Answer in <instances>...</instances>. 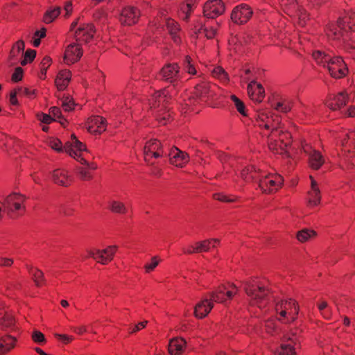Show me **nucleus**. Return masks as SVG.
I'll use <instances>...</instances> for the list:
<instances>
[{"mask_svg":"<svg viewBox=\"0 0 355 355\" xmlns=\"http://www.w3.org/2000/svg\"><path fill=\"white\" fill-rule=\"evenodd\" d=\"M244 289L251 306L264 309L272 298L270 291L266 284L257 279L246 282Z\"/></svg>","mask_w":355,"mask_h":355,"instance_id":"nucleus-1","label":"nucleus"},{"mask_svg":"<svg viewBox=\"0 0 355 355\" xmlns=\"http://www.w3.org/2000/svg\"><path fill=\"white\" fill-rule=\"evenodd\" d=\"M218 90L219 88L216 84L202 81L195 86L191 96L188 99L189 102L188 105L207 103L209 100L215 98Z\"/></svg>","mask_w":355,"mask_h":355,"instance_id":"nucleus-2","label":"nucleus"},{"mask_svg":"<svg viewBox=\"0 0 355 355\" xmlns=\"http://www.w3.org/2000/svg\"><path fill=\"white\" fill-rule=\"evenodd\" d=\"M277 319L284 323L288 324L293 322L297 317L299 306L293 299L282 300L275 304Z\"/></svg>","mask_w":355,"mask_h":355,"instance_id":"nucleus-3","label":"nucleus"},{"mask_svg":"<svg viewBox=\"0 0 355 355\" xmlns=\"http://www.w3.org/2000/svg\"><path fill=\"white\" fill-rule=\"evenodd\" d=\"M291 144V133L287 131H284L280 127L272 131L268 135V148L275 154H284Z\"/></svg>","mask_w":355,"mask_h":355,"instance_id":"nucleus-4","label":"nucleus"},{"mask_svg":"<svg viewBox=\"0 0 355 355\" xmlns=\"http://www.w3.org/2000/svg\"><path fill=\"white\" fill-rule=\"evenodd\" d=\"M259 187L264 194L271 195L277 193L284 185V179L276 172L267 173L262 171L259 178Z\"/></svg>","mask_w":355,"mask_h":355,"instance_id":"nucleus-5","label":"nucleus"},{"mask_svg":"<svg viewBox=\"0 0 355 355\" xmlns=\"http://www.w3.org/2000/svg\"><path fill=\"white\" fill-rule=\"evenodd\" d=\"M26 197L21 193L10 194L2 202L4 212H7L8 215L12 218L24 215L26 211Z\"/></svg>","mask_w":355,"mask_h":355,"instance_id":"nucleus-6","label":"nucleus"},{"mask_svg":"<svg viewBox=\"0 0 355 355\" xmlns=\"http://www.w3.org/2000/svg\"><path fill=\"white\" fill-rule=\"evenodd\" d=\"M252 121L255 126L261 130L272 132L279 128V119L271 112L266 110L257 111L252 116Z\"/></svg>","mask_w":355,"mask_h":355,"instance_id":"nucleus-7","label":"nucleus"},{"mask_svg":"<svg viewBox=\"0 0 355 355\" xmlns=\"http://www.w3.org/2000/svg\"><path fill=\"white\" fill-rule=\"evenodd\" d=\"M161 141L156 139L147 141L144 147V157L145 162L149 165L159 163V160L167 156Z\"/></svg>","mask_w":355,"mask_h":355,"instance_id":"nucleus-8","label":"nucleus"},{"mask_svg":"<svg viewBox=\"0 0 355 355\" xmlns=\"http://www.w3.org/2000/svg\"><path fill=\"white\" fill-rule=\"evenodd\" d=\"M64 150L71 157L80 163H86L90 157L86 146L78 141L74 135H71L70 141L65 144Z\"/></svg>","mask_w":355,"mask_h":355,"instance_id":"nucleus-9","label":"nucleus"},{"mask_svg":"<svg viewBox=\"0 0 355 355\" xmlns=\"http://www.w3.org/2000/svg\"><path fill=\"white\" fill-rule=\"evenodd\" d=\"M300 149L308 156L307 163L309 168L318 171L325 162V158L322 153L308 144L305 140H301L300 143Z\"/></svg>","mask_w":355,"mask_h":355,"instance_id":"nucleus-10","label":"nucleus"},{"mask_svg":"<svg viewBox=\"0 0 355 355\" xmlns=\"http://www.w3.org/2000/svg\"><path fill=\"white\" fill-rule=\"evenodd\" d=\"M355 136V133L350 132L346 135V137L343 139L342 146V166L347 169H352L355 167V144L352 145L351 139Z\"/></svg>","mask_w":355,"mask_h":355,"instance_id":"nucleus-11","label":"nucleus"},{"mask_svg":"<svg viewBox=\"0 0 355 355\" xmlns=\"http://www.w3.org/2000/svg\"><path fill=\"white\" fill-rule=\"evenodd\" d=\"M238 289L232 284H227L218 286L214 291L209 294V297L212 302L222 303L228 300H231L236 293Z\"/></svg>","mask_w":355,"mask_h":355,"instance_id":"nucleus-12","label":"nucleus"},{"mask_svg":"<svg viewBox=\"0 0 355 355\" xmlns=\"http://www.w3.org/2000/svg\"><path fill=\"white\" fill-rule=\"evenodd\" d=\"M116 250V245H110L102 250L92 248L87 251V257H92L96 262L106 265L113 259Z\"/></svg>","mask_w":355,"mask_h":355,"instance_id":"nucleus-13","label":"nucleus"},{"mask_svg":"<svg viewBox=\"0 0 355 355\" xmlns=\"http://www.w3.org/2000/svg\"><path fill=\"white\" fill-rule=\"evenodd\" d=\"M140 17L141 11L137 7L126 6L121 10L119 21L123 26H131L138 23Z\"/></svg>","mask_w":355,"mask_h":355,"instance_id":"nucleus-14","label":"nucleus"},{"mask_svg":"<svg viewBox=\"0 0 355 355\" xmlns=\"http://www.w3.org/2000/svg\"><path fill=\"white\" fill-rule=\"evenodd\" d=\"M331 77L342 78L348 73L347 64L341 57H331L330 62L326 67Z\"/></svg>","mask_w":355,"mask_h":355,"instance_id":"nucleus-15","label":"nucleus"},{"mask_svg":"<svg viewBox=\"0 0 355 355\" xmlns=\"http://www.w3.org/2000/svg\"><path fill=\"white\" fill-rule=\"evenodd\" d=\"M159 75L162 76V79L174 85H178V82H182L180 67L176 63L165 64L160 70Z\"/></svg>","mask_w":355,"mask_h":355,"instance_id":"nucleus-16","label":"nucleus"},{"mask_svg":"<svg viewBox=\"0 0 355 355\" xmlns=\"http://www.w3.org/2000/svg\"><path fill=\"white\" fill-rule=\"evenodd\" d=\"M252 10L248 4L242 3L236 6L232 11L231 19L236 24H244L252 17Z\"/></svg>","mask_w":355,"mask_h":355,"instance_id":"nucleus-17","label":"nucleus"},{"mask_svg":"<svg viewBox=\"0 0 355 355\" xmlns=\"http://www.w3.org/2000/svg\"><path fill=\"white\" fill-rule=\"evenodd\" d=\"M311 188L306 196V204L307 207L313 209L318 207L321 202V193L317 182L312 175H310Z\"/></svg>","mask_w":355,"mask_h":355,"instance_id":"nucleus-18","label":"nucleus"},{"mask_svg":"<svg viewBox=\"0 0 355 355\" xmlns=\"http://www.w3.org/2000/svg\"><path fill=\"white\" fill-rule=\"evenodd\" d=\"M225 12V5L221 0H209L203 7L204 15L208 18H216Z\"/></svg>","mask_w":355,"mask_h":355,"instance_id":"nucleus-19","label":"nucleus"},{"mask_svg":"<svg viewBox=\"0 0 355 355\" xmlns=\"http://www.w3.org/2000/svg\"><path fill=\"white\" fill-rule=\"evenodd\" d=\"M83 51L81 45L78 43H72L68 45L64 55V62L67 64H71L78 62L83 56Z\"/></svg>","mask_w":355,"mask_h":355,"instance_id":"nucleus-20","label":"nucleus"},{"mask_svg":"<svg viewBox=\"0 0 355 355\" xmlns=\"http://www.w3.org/2000/svg\"><path fill=\"white\" fill-rule=\"evenodd\" d=\"M95 27L92 24H83L75 31V38L80 42H89L95 33Z\"/></svg>","mask_w":355,"mask_h":355,"instance_id":"nucleus-21","label":"nucleus"},{"mask_svg":"<svg viewBox=\"0 0 355 355\" xmlns=\"http://www.w3.org/2000/svg\"><path fill=\"white\" fill-rule=\"evenodd\" d=\"M270 106L277 112L287 113L291 110L293 103L291 99L286 96L274 95L270 99Z\"/></svg>","mask_w":355,"mask_h":355,"instance_id":"nucleus-22","label":"nucleus"},{"mask_svg":"<svg viewBox=\"0 0 355 355\" xmlns=\"http://www.w3.org/2000/svg\"><path fill=\"white\" fill-rule=\"evenodd\" d=\"M349 100V96L345 91L338 92L337 94L329 95L327 101V106L332 110H337L346 105Z\"/></svg>","mask_w":355,"mask_h":355,"instance_id":"nucleus-23","label":"nucleus"},{"mask_svg":"<svg viewBox=\"0 0 355 355\" xmlns=\"http://www.w3.org/2000/svg\"><path fill=\"white\" fill-rule=\"evenodd\" d=\"M166 28L171 36V40L177 45L181 44L182 40L183 31L180 24L173 19L167 18L166 19Z\"/></svg>","mask_w":355,"mask_h":355,"instance_id":"nucleus-24","label":"nucleus"},{"mask_svg":"<svg viewBox=\"0 0 355 355\" xmlns=\"http://www.w3.org/2000/svg\"><path fill=\"white\" fill-rule=\"evenodd\" d=\"M85 126L90 133L101 134L106 130V120L101 116H93L87 119Z\"/></svg>","mask_w":355,"mask_h":355,"instance_id":"nucleus-25","label":"nucleus"},{"mask_svg":"<svg viewBox=\"0 0 355 355\" xmlns=\"http://www.w3.org/2000/svg\"><path fill=\"white\" fill-rule=\"evenodd\" d=\"M168 156L170 164L177 167L182 168L189 161V155L176 147L171 150Z\"/></svg>","mask_w":355,"mask_h":355,"instance_id":"nucleus-26","label":"nucleus"},{"mask_svg":"<svg viewBox=\"0 0 355 355\" xmlns=\"http://www.w3.org/2000/svg\"><path fill=\"white\" fill-rule=\"evenodd\" d=\"M248 94L250 98L256 103H261L265 98V89L262 85L251 81L248 85Z\"/></svg>","mask_w":355,"mask_h":355,"instance_id":"nucleus-27","label":"nucleus"},{"mask_svg":"<svg viewBox=\"0 0 355 355\" xmlns=\"http://www.w3.org/2000/svg\"><path fill=\"white\" fill-rule=\"evenodd\" d=\"M17 336L8 334L0 336V355H7L17 346Z\"/></svg>","mask_w":355,"mask_h":355,"instance_id":"nucleus-28","label":"nucleus"},{"mask_svg":"<svg viewBox=\"0 0 355 355\" xmlns=\"http://www.w3.org/2000/svg\"><path fill=\"white\" fill-rule=\"evenodd\" d=\"M214 304L209 296L196 304L194 308V315L198 319L205 318L213 309Z\"/></svg>","mask_w":355,"mask_h":355,"instance_id":"nucleus-29","label":"nucleus"},{"mask_svg":"<svg viewBox=\"0 0 355 355\" xmlns=\"http://www.w3.org/2000/svg\"><path fill=\"white\" fill-rule=\"evenodd\" d=\"M52 179L55 184L63 187L70 186L73 181V178L69 171L61 168L53 171Z\"/></svg>","mask_w":355,"mask_h":355,"instance_id":"nucleus-30","label":"nucleus"},{"mask_svg":"<svg viewBox=\"0 0 355 355\" xmlns=\"http://www.w3.org/2000/svg\"><path fill=\"white\" fill-rule=\"evenodd\" d=\"M85 166H77L75 168V173L76 176L82 181H89L93 178V173L92 171L95 170L97 166L96 164H89L87 161L86 163H81Z\"/></svg>","mask_w":355,"mask_h":355,"instance_id":"nucleus-31","label":"nucleus"},{"mask_svg":"<svg viewBox=\"0 0 355 355\" xmlns=\"http://www.w3.org/2000/svg\"><path fill=\"white\" fill-rule=\"evenodd\" d=\"M326 33L327 37L332 40H340L343 38L345 33V29L342 28V25L339 24L338 21L336 24H329L326 28Z\"/></svg>","mask_w":355,"mask_h":355,"instance_id":"nucleus-32","label":"nucleus"},{"mask_svg":"<svg viewBox=\"0 0 355 355\" xmlns=\"http://www.w3.org/2000/svg\"><path fill=\"white\" fill-rule=\"evenodd\" d=\"M25 48L24 42L21 40L17 41L12 46L8 60L12 64L17 63L19 58L23 55Z\"/></svg>","mask_w":355,"mask_h":355,"instance_id":"nucleus-33","label":"nucleus"},{"mask_svg":"<svg viewBox=\"0 0 355 355\" xmlns=\"http://www.w3.org/2000/svg\"><path fill=\"white\" fill-rule=\"evenodd\" d=\"M186 347V341L182 338H174L169 342L168 350L171 355H180Z\"/></svg>","mask_w":355,"mask_h":355,"instance_id":"nucleus-34","label":"nucleus"},{"mask_svg":"<svg viewBox=\"0 0 355 355\" xmlns=\"http://www.w3.org/2000/svg\"><path fill=\"white\" fill-rule=\"evenodd\" d=\"M262 170L253 165L245 166L241 171V177L246 182L257 180L260 178Z\"/></svg>","mask_w":355,"mask_h":355,"instance_id":"nucleus-35","label":"nucleus"},{"mask_svg":"<svg viewBox=\"0 0 355 355\" xmlns=\"http://www.w3.org/2000/svg\"><path fill=\"white\" fill-rule=\"evenodd\" d=\"M15 320L12 314L7 313L3 309L0 310V327L3 330L15 329Z\"/></svg>","mask_w":355,"mask_h":355,"instance_id":"nucleus-36","label":"nucleus"},{"mask_svg":"<svg viewBox=\"0 0 355 355\" xmlns=\"http://www.w3.org/2000/svg\"><path fill=\"white\" fill-rule=\"evenodd\" d=\"M71 78V73L69 70H61L58 73L55 80V84L58 90L62 91L68 86Z\"/></svg>","mask_w":355,"mask_h":355,"instance_id":"nucleus-37","label":"nucleus"},{"mask_svg":"<svg viewBox=\"0 0 355 355\" xmlns=\"http://www.w3.org/2000/svg\"><path fill=\"white\" fill-rule=\"evenodd\" d=\"M338 22L342 25V28L345 29L346 33L355 32V12L346 15L339 18Z\"/></svg>","mask_w":355,"mask_h":355,"instance_id":"nucleus-38","label":"nucleus"},{"mask_svg":"<svg viewBox=\"0 0 355 355\" xmlns=\"http://www.w3.org/2000/svg\"><path fill=\"white\" fill-rule=\"evenodd\" d=\"M312 58L315 61L317 64L326 67L328 63L330 62L331 55L326 53L323 51H313L312 52Z\"/></svg>","mask_w":355,"mask_h":355,"instance_id":"nucleus-39","label":"nucleus"},{"mask_svg":"<svg viewBox=\"0 0 355 355\" xmlns=\"http://www.w3.org/2000/svg\"><path fill=\"white\" fill-rule=\"evenodd\" d=\"M195 6V0H187L180 5L179 15L185 21H187Z\"/></svg>","mask_w":355,"mask_h":355,"instance_id":"nucleus-40","label":"nucleus"},{"mask_svg":"<svg viewBox=\"0 0 355 355\" xmlns=\"http://www.w3.org/2000/svg\"><path fill=\"white\" fill-rule=\"evenodd\" d=\"M316 236V232L308 228H304L301 230H299L296 233V239L300 243L307 242L309 240L315 239Z\"/></svg>","mask_w":355,"mask_h":355,"instance_id":"nucleus-41","label":"nucleus"},{"mask_svg":"<svg viewBox=\"0 0 355 355\" xmlns=\"http://www.w3.org/2000/svg\"><path fill=\"white\" fill-rule=\"evenodd\" d=\"M214 200L225 203L241 202V198L234 194L216 193L213 195Z\"/></svg>","mask_w":355,"mask_h":355,"instance_id":"nucleus-42","label":"nucleus"},{"mask_svg":"<svg viewBox=\"0 0 355 355\" xmlns=\"http://www.w3.org/2000/svg\"><path fill=\"white\" fill-rule=\"evenodd\" d=\"M211 73L213 78L218 80L222 83L227 84L230 81L228 73L220 66L215 67Z\"/></svg>","mask_w":355,"mask_h":355,"instance_id":"nucleus-43","label":"nucleus"},{"mask_svg":"<svg viewBox=\"0 0 355 355\" xmlns=\"http://www.w3.org/2000/svg\"><path fill=\"white\" fill-rule=\"evenodd\" d=\"M263 331L268 336H274L279 334L280 329L274 319L270 318L264 322Z\"/></svg>","mask_w":355,"mask_h":355,"instance_id":"nucleus-44","label":"nucleus"},{"mask_svg":"<svg viewBox=\"0 0 355 355\" xmlns=\"http://www.w3.org/2000/svg\"><path fill=\"white\" fill-rule=\"evenodd\" d=\"M295 343L293 340H288L282 343L279 349L278 355H296Z\"/></svg>","mask_w":355,"mask_h":355,"instance_id":"nucleus-45","label":"nucleus"},{"mask_svg":"<svg viewBox=\"0 0 355 355\" xmlns=\"http://www.w3.org/2000/svg\"><path fill=\"white\" fill-rule=\"evenodd\" d=\"M28 272L37 286L40 287L44 284V274L40 270L37 268L30 267Z\"/></svg>","mask_w":355,"mask_h":355,"instance_id":"nucleus-46","label":"nucleus"},{"mask_svg":"<svg viewBox=\"0 0 355 355\" xmlns=\"http://www.w3.org/2000/svg\"><path fill=\"white\" fill-rule=\"evenodd\" d=\"M108 208L112 212L119 214H125L128 210L123 202L114 200L109 202Z\"/></svg>","mask_w":355,"mask_h":355,"instance_id":"nucleus-47","label":"nucleus"},{"mask_svg":"<svg viewBox=\"0 0 355 355\" xmlns=\"http://www.w3.org/2000/svg\"><path fill=\"white\" fill-rule=\"evenodd\" d=\"M155 117L160 125H165L172 119L173 116L170 110L164 107L157 111Z\"/></svg>","mask_w":355,"mask_h":355,"instance_id":"nucleus-48","label":"nucleus"},{"mask_svg":"<svg viewBox=\"0 0 355 355\" xmlns=\"http://www.w3.org/2000/svg\"><path fill=\"white\" fill-rule=\"evenodd\" d=\"M230 99L234 103V107L241 115L245 117L249 116L248 113V110L246 109L245 103L240 98L236 95L232 94L230 96Z\"/></svg>","mask_w":355,"mask_h":355,"instance_id":"nucleus-49","label":"nucleus"},{"mask_svg":"<svg viewBox=\"0 0 355 355\" xmlns=\"http://www.w3.org/2000/svg\"><path fill=\"white\" fill-rule=\"evenodd\" d=\"M196 243L199 249V252H207L212 248L217 247V245L219 244V241L218 239H213Z\"/></svg>","mask_w":355,"mask_h":355,"instance_id":"nucleus-50","label":"nucleus"},{"mask_svg":"<svg viewBox=\"0 0 355 355\" xmlns=\"http://www.w3.org/2000/svg\"><path fill=\"white\" fill-rule=\"evenodd\" d=\"M279 3L284 11L289 15H293L297 9L296 0H279Z\"/></svg>","mask_w":355,"mask_h":355,"instance_id":"nucleus-51","label":"nucleus"},{"mask_svg":"<svg viewBox=\"0 0 355 355\" xmlns=\"http://www.w3.org/2000/svg\"><path fill=\"white\" fill-rule=\"evenodd\" d=\"M166 95L164 91H157L155 92L152 98L150 100V108H156L160 106L161 103L165 101Z\"/></svg>","mask_w":355,"mask_h":355,"instance_id":"nucleus-52","label":"nucleus"},{"mask_svg":"<svg viewBox=\"0 0 355 355\" xmlns=\"http://www.w3.org/2000/svg\"><path fill=\"white\" fill-rule=\"evenodd\" d=\"M60 14L59 7L49 9L45 12L43 16V21L45 24H50Z\"/></svg>","mask_w":355,"mask_h":355,"instance_id":"nucleus-53","label":"nucleus"},{"mask_svg":"<svg viewBox=\"0 0 355 355\" xmlns=\"http://www.w3.org/2000/svg\"><path fill=\"white\" fill-rule=\"evenodd\" d=\"M19 92V96H25L33 99L37 96V90L32 87H19L17 88Z\"/></svg>","mask_w":355,"mask_h":355,"instance_id":"nucleus-54","label":"nucleus"},{"mask_svg":"<svg viewBox=\"0 0 355 355\" xmlns=\"http://www.w3.org/2000/svg\"><path fill=\"white\" fill-rule=\"evenodd\" d=\"M162 261V259L158 256L153 257L150 261L145 263L144 268L146 273H150L156 268L159 263Z\"/></svg>","mask_w":355,"mask_h":355,"instance_id":"nucleus-55","label":"nucleus"},{"mask_svg":"<svg viewBox=\"0 0 355 355\" xmlns=\"http://www.w3.org/2000/svg\"><path fill=\"white\" fill-rule=\"evenodd\" d=\"M51 64V58L49 56H45L40 64V73L39 77L40 79L46 78V73L48 68Z\"/></svg>","mask_w":355,"mask_h":355,"instance_id":"nucleus-56","label":"nucleus"},{"mask_svg":"<svg viewBox=\"0 0 355 355\" xmlns=\"http://www.w3.org/2000/svg\"><path fill=\"white\" fill-rule=\"evenodd\" d=\"M48 146L53 150L57 152H61L63 150V146L61 141L55 137H49L46 140Z\"/></svg>","mask_w":355,"mask_h":355,"instance_id":"nucleus-57","label":"nucleus"},{"mask_svg":"<svg viewBox=\"0 0 355 355\" xmlns=\"http://www.w3.org/2000/svg\"><path fill=\"white\" fill-rule=\"evenodd\" d=\"M75 106L73 98L69 96H63L62 99V107L65 112H69L73 110Z\"/></svg>","mask_w":355,"mask_h":355,"instance_id":"nucleus-58","label":"nucleus"},{"mask_svg":"<svg viewBox=\"0 0 355 355\" xmlns=\"http://www.w3.org/2000/svg\"><path fill=\"white\" fill-rule=\"evenodd\" d=\"M36 51L32 49H28L24 55L23 59L20 61L22 66H25L29 62H31L35 58Z\"/></svg>","mask_w":355,"mask_h":355,"instance_id":"nucleus-59","label":"nucleus"},{"mask_svg":"<svg viewBox=\"0 0 355 355\" xmlns=\"http://www.w3.org/2000/svg\"><path fill=\"white\" fill-rule=\"evenodd\" d=\"M58 212L66 216H73L75 213V209L69 205L61 204L58 207Z\"/></svg>","mask_w":355,"mask_h":355,"instance_id":"nucleus-60","label":"nucleus"},{"mask_svg":"<svg viewBox=\"0 0 355 355\" xmlns=\"http://www.w3.org/2000/svg\"><path fill=\"white\" fill-rule=\"evenodd\" d=\"M31 338L35 343L43 345L45 344L46 340L44 334L38 330H34L31 334Z\"/></svg>","mask_w":355,"mask_h":355,"instance_id":"nucleus-61","label":"nucleus"},{"mask_svg":"<svg viewBox=\"0 0 355 355\" xmlns=\"http://www.w3.org/2000/svg\"><path fill=\"white\" fill-rule=\"evenodd\" d=\"M50 114L53 116L54 117L58 119H60V123L62 124V125H64L65 123H67V121L64 119H62V113H61V110L59 107H52L51 109H50Z\"/></svg>","mask_w":355,"mask_h":355,"instance_id":"nucleus-62","label":"nucleus"},{"mask_svg":"<svg viewBox=\"0 0 355 355\" xmlns=\"http://www.w3.org/2000/svg\"><path fill=\"white\" fill-rule=\"evenodd\" d=\"M23 75H24L23 69L21 67H18L15 68V69L12 75L11 80L14 83H17L22 80Z\"/></svg>","mask_w":355,"mask_h":355,"instance_id":"nucleus-63","label":"nucleus"},{"mask_svg":"<svg viewBox=\"0 0 355 355\" xmlns=\"http://www.w3.org/2000/svg\"><path fill=\"white\" fill-rule=\"evenodd\" d=\"M185 62L186 65L184 67L185 70L187 72L191 75H196V69L195 67L191 63V58L190 56H186L185 58Z\"/></svg>","mask_w":355,"mask_h":355,"instance_id":"nucleus-64","label":"nucleus"}]
</instances>
